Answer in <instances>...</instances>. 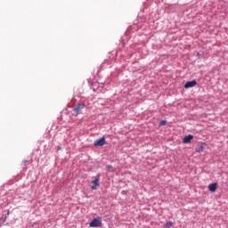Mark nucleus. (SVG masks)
Here are the masks:
<instances>
[{"mask_svg": "<svg viewBox=\"0 0 228 228\" xmlns=\"http://www.w3.org/2000/svg\"><path fill=\"white\" fill-rule=\"evenodd\" d=\"M102 220L101 217H97L92 220V222L89 224V227H102Z\"/></svg>", "mask_w": 228, "mask_h": 228, "instance_id": "f257e3e1", "label": "nucleus"}, {"mask_svg": "<svg viewBox=\"0 0 228 228\" xmlns=\"http://www.w3.org/2000/svg\"><path fill=\"white\" fill-rule=\"evenodd\" d=\"M94 147H102V145H106V139L104 137L94 141Z\"/></svg>", "mask_w": 228, "mask_h": 228, "instance_id": "f03ea898", "label": "nucleus"}, {"mask_svg": "<svg viewBox=\"0 0 228 228\" xmlns=\"http://www.w3.org/2000/svg\"><path fill=\"white\" fill-rule=\"evenodd\" d=\"M86 106V105H85V103H79L77 107L73 109V111L76 113V115H78L79 111H81V110H84Z\"/></svg>", "mask_w": 228, "mask_h": 228, "instance_id": "7ed1b4c3", "label": "nucleus"}, {"mask_svg": "<svg viewBox=\"0 0 228 228\" xmlns=\"http://www.w3.org/2000/svg\"><path fill=\"white\" fill-rule=\"evenodd\" d=\"M193 86H197V80L188 81V82L184 85V88H186V89H188V88H193Z\"/></svg>", "mask_w": 228, "mask_h": 228, "instance_id": "20e7f679", "label": "nucleus"}, {"mask_svg": "<svg viewBox=\"0 0 228 228\" xmlns=\"http://www.w3.org/2000/svg\"><path fill=\"white\" fill-rule=\"evenodd\" d=\"M216 188H218V183H213L208 185V190L212 192L215 193L216 191Z\"/></svg>", "mask_w": 228, "mask_h": 228, "instance_id": "39448f33", "label": "nucleus"}, {"mask_svg": "<svg viewBox=\"0 0 228 228\" xmlns=\"http://www.w3.org/2000/svg\"><path fill=\"white\" fill-rule=\"evenodd\" d=\"M193 139V135L189 134L183 137V143H191Z\"/></svg>", "mask_w": 228, "mask_h": 228, "instance_id": "423d86ee", "label": "nucleus"}, {"mask_svg": "<svg viewBox=\"0 0 228 228\" xmlns=\"http://www.w3.org/2000/svg\"><path fill=\"white\" fill-rule=\"evenodd\" d=\"M93 186L92 190H97V186H99V176H96L94 181H92Z\"/></svg>", "mask_w": 228, "mask_h": 228, "instance_id": "0eeeda50", "label": "nucleus"}, {"mask_svg": "<svg viewBox=\"0 0 228 228\" xmlns=\"http://www.w3.org/2000/svg\"><path fill=\"white\" fill-rule=\"evenodd\" d=\"M172 225H174V223L172 221H169L165 224L164 227L170 228L172 227Z\"/></svg>", "mask_w": 228, "mask_h": 228, "instance_id": "6e6552de", "label": "nucleus"}, {"mask_svg": "<svg viewBox=\"0 0 228 228\" xmlns=\"http://www.w3.org/2000/svg\"><path fill=\"white\" fill-rule=\"evenodd\" d=\"M197 152H204V145H200L198 150Z\"/></svg>", "mask_w": 228, "mask_h": 228, "instance_id": "1a4fd4ad", "label": "nucleus"}, {"mask_svg": "<svg viewBox=\"0 0 228 228\" xmlns=\"http://www.w3.org/2000/svg\"><path fill=\"white\" fill-rule=\"evenodd\" d=\"M106 168L108 170H111V172H115V169L113 168V166H106Z\"/></svg>", "mask_w": 228, "mask_h": 228, "instance_id": "9d476101", "label": "nucleus"}, {"mask_svg": "<svg viewBox=\"0 0 228 228\" xmlns=\"http://www.w3.org/2000/svg\"><path fill=\"white\" fill-rule=\"evenodd\" d=\"M159 126H167V121L166 120L160 121Z\"/></svg>", "mask_w": 228, "mask_h": 228, "instance_id": "9b49d317", "label": "nucleus"}]
</instances>
